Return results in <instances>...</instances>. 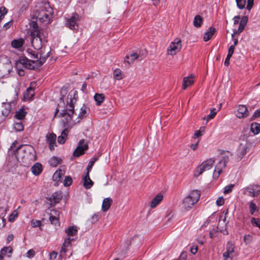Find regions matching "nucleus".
<instances>
[{
	"label": "nucleus",
	"instance_id": "obj_1",
	"mask_svg": "<svg viewBox=\"0 0 260 260\" xmlns=\"http://www.w3.org/2000/svg\"><path fill=\"white\" fill-rule=\"evenodd\" d=\"M31 32V43L34 50L28 48L26 52L32 60L26 57H20L15 63V68L20 76L24 75V69L34 70L36 66H41L49 57L50 51L45 53L42 46L47 42V33L43 29H39L36 22L32 25Z\"/></svg>",
	"mask_w": 260,
	"mask_h": 260
},
{
	"label": "nucleus",
	"instance_id": "obj_2",
	"mask_svg": "<svg viewBox=\"0 0 260 260\" xmlns=\"http://www.w3.org/2000/svg\"><path fill=\"white\" fill-rule=\"evenodd\" d=\"M78 97V92L75 90H72L68 95L66 108L62 110L59 114H58V108H56L54 117H64L66 119V122H69L72 119L74 114L75 104L77 102Z\"/></svg>",
	"mask_w": 260,
	"mask_h": 260
},
{
	"label": "nucleus",
	"instance_id": "obj_3",
	"mask_svg": "<svg viewBox=\"0 0 260 260\" xmlns=\"http://www.w3.org/2000/svg\"><path fill=\"white\" fill-rule=\"evenodd\" d=\"M53 15V10L48 3L42 4L36 11L37 20L44 24L51 22Z\"/></svg>",
	"mask_w": 260,
	"mask_h": 260
},
{
	"label": "nucleus",
	"instance_id": "obj_4",
	"mask_svg": "<svg viewBox=\"0 0 260 260\" xmlns=\"http://www.w3.org/2000/svg\"><path fill=\"white\" fill-rule=\"evenodd\" d=\"M65 233L67 234V237L64 239L59 251V255L61 257L64 256L66 253L71 250L72 242L76 240L74 237L77 235L78 228L76 226H70L66 229Z\"/></svg>",
	"mask_w": 260,
	"mask_h": 260
},
{
	"label": "nucleus",
	"instance_id": "obj_5",
	"mask_svg": "<svg viewBox=\"0 0 260 260\" xmlns=\"http://www.w3.org/2000/svg\"><path fill=\"white\" fill-rule=\"evenodd\" d=\"M201 196V192L198 189L191 190L187 196L182 200V208L186 210L189 211L198 202Z\"/></svg>",
	"mask_w": 260,
	"mask_h": 260
},
{
	"label": "nucleus",
	"instance_id": "obj_6",
	"mask_svg": "<svg viewBox=\"0 0 260 260\" xmlns=\"http://www.w3.org/2000/svg\"><path fill=\"white\" fill-rule=\"evenodd\" d=\"M226 153L222 159L216 165L214 170L213 173V178L214 179H217L220 175L222 173L223 170L226 167L227 163L229 161L230 157L232 156L233 154L229 151H223L222 154Z\"/></svg>",
	"mask_w": 260,
	"mask_h": 260
},
{
	"label": "nucleus",
	"instance_id": "obj_7",
	"mask_svg": "<svg viewBox=\"0 0 260 260\" xmlns=\"http://www.w3.org/2000/svg\"><path fill=\"white\" fill-rule=\"evenodd\" d=\"M215 158H209L203 161L201 165L198 166L194 171V176L199 177L205 171L210 170L213 164L215 162Z\"/></svg>",
	"mask_w": 260,
	"mask_h": 260
},
{
	"label": "nucleus",
	"instance_id": "obj_8",
	"mask_svg": "<svg viewBox=\"0 0 260 260\" xmlns=\"http://www.w3.org/2000/svg\"><path fill=\"white\" fill-rule=\"evenodd\" d=\"M182 47L181 41L179 38H175L169 44L167 48V54L174 56L178 53Z\"/></svg>",
	"mask_w": 260,
	"mask_h": 260
},
{
	"label": "nucleus",
	"instance_id": "obj_9",
	"mask_svg": "<svg viewBox=\"0 0 260 260\" xmlns=\"http://www.w3.org/2000/svg\"><path fill=\"white\" fill-rule=\"evenodd\" d=\"M81 17L77 13H74L68 18L66 19V25L72 30H78L79 28V23L80 21Z\"/></svg>",
	"mask_w": 260,
	"mask_h": 260
},
{
	"label": "nucleus",
	"instance_id": "obj_10",
	"mask_svg": "<svg viewBox=\"0 0 260 260\" xmlns=\"http://www.w3.org/2000/svg\"><path fill=\"white\" fill-rule=\"evenodd\" d=\"M243 193L251 197H257L260 194V185L250 184L249 186L243 188Z\"/></svg>",
	"mask_w": 260,
	"mask_h": 260
},
{
	"label": "nucleus",
	"instance_id": "obj_11",
	"mask_svg": "<svg viewBox=\"0 0 260 260\" xmlns=\"http://www.w3.org/2000/svg\"><path fill=\"white\" fill-rule=\"evenodd\" d=\"M234 251V244L231 241L228 242L226 246V251L223 253L224 260H232Z\"/></svg>",
	"mask_w": 260,
	"mask_h": 260
},
{
	"label": "nucleus",
	"instance_id": "obj_12",
	"mask_svg": "<svg viewBox=\"0 0 260 260\" xmlns=\"http://www.w3.org/2000/svg\"><path fill=\"white\" fill-rule=\"evenodd\" d=\"M88 149V145L86 144H84V140H81L79 142V144L76 149L73 152V155L75 156H80L83 154L85 150Z\"/></svg>",
	"mask_w": 260,
	"mask_h": 260
},
{
	"label": "nucleus",
	"instance_id": "obj_13",
	"mask_svg": "<svg viewBox=\"0 0 260 260\" xmlns=\"http://www.w3.org/2000/svg\"><path fill=\"white\" fill-rule=\"evenodd\" d=\"M35 83L33 82L30 83L29 86L26 89V90L23 93V100L24 101H28L32 100L35 94V89L33 86Z\"/></svg>",
	"mask_w": 260,
	"mask_h": 260
},
{
	"label": "nucleus",
	"instance_id": "obj_14",
	"mask_svg": "<svg viewBox=\"0 0 260 260\" xmlns=\"http://www.w3.org/2000/svg\"><path fill=\"white\" fill-rule=\"evenodd\" d=\"M247 146L245 144H240L236 152L235 157L237 160H241L246 154L247 151Z\"/></svg>",
	"mask_w": 260,
	"mask_h": 260
},
{
	"label": "nucleus",
	"instance_id": "obj_15",
	"mask_svg": "<svg viewBox=\"0 0 260 260\" xmlns=\"http://www.w3.org/2000/svg\"><path fill=\"white\" fill-rule=\"evenodd\" d=\"M15 103L14 101H12L8 103L4 102L2 103V107L3 108L2 113V115L5 117H7L10 113L12 107H14Z\"/></svg>",
	"mask_w": 260,
	"mask_h": 260
},
{
	"label": "nucleus",
	"instance_id": "obj_16",
	"mask_svg": "<svg viewBox=\"0 0 260 260\" xmlns=\"http://www.w3.org/2000/svg\"><path fill=\"white\" fill-rule=\"evenodd\" d=\"M249 115V111L245 105H240L238 106L236 115L239 118L246 117Z\"/></svg>",
	"mask_w": 260,
	"mask_h": 260
},
{
	"label": "nucleus",
	"instance_id": "obj_17",
	"mask_svg": "<svg viewBox=\"0 0 260 260\" xmlns=\"http://www.w3.org/2000/svg\"><path fill=\"white\" fill-rule=\"evenodd\" d=\"M47 143L49 144V149L53 150L56 145V136L54 133L48 134L46 136Z\"/></svg>",
	"mask_w": 260,
	"mask_h": 260
},
{
	"label": "nucleus",
	"instance_id": "obj_18",
	"mask_svg": "<svg viewBox=\"0 0 260 260\" xmlns=\"http://www.w3.org/2000/svg\"><path fill=\"white\" fill-rule=\"evenodd\" d=\"M248 22V17L247 16H243L239 23V26L238 29H235L234 32L235 34L239 35L245 29V26Z\"/></svg>",
	"mask_w": 260,
	"mask_h": 260
},
{
	"label": "nucleus",
	"instance_id": "obj_19",
	"mask_svg": "<svg viewBox=\"0 0 260 260\" xmlns=\"http://www.w3.org/2000/svg\"><path fill=\"white\" fill-rule=\"evenodd\" d=\"M65 174L64 166H60L59 168L54 173L53 176V180L57 182H61L62 176Z\"/></svg>",
	"mask_w": 260,
	"mask_h": 260
},
{
	"label": "nucleus",
	"instance_id": "obj_20",
	"mask_svg": "<svg viewBox=\"0 0 260 260\" xmlns=\"http://www.w3.org/2000/svg\"><path fill=\"white\" fill-rule=\"evenodd\" d=\"M13 248L11 246H5L0 251V260H4V256L10 257L12 253Z\"/></svg>",
	"mask_w": 260,
	"mask_h": 260
},
{
	"label": "nucleus",
	"instance_id": "obj_21",
	"mask_svg": "<svg viewBox=\"0 0 260 260\" xmlns=\"http://www.w3.org/2000/svg\"><path fill=\"white\" fill-rule=\"evenodd\" d=\"M194 78L195 76L193 74H191L189 76L184 77L182 83V89L183 90H185L187 87L191 86L194 83Z\"/></svg>",
	"mask_w": 260,
	"mask_h": 260
},
{
	"label": "nucleus",
	"instance_id": "obj_22",
	"mask_svg": "<svg viewBox=\"0 0 260 260\" xmlns=\"http://www.w3.org/2000/svg\"><path fill=\"white\" fill-rule=\"evenodd\" d=\"M82 179L83 181V186L86 189L91 188L93 185V182L90 178L88 172H86V174L83 176Z\"/></svg>",
	"mask_w": 260,
	"mask_h": 260
},
{
	"label": "nucleus",
	"instance_id": "obj_23",
	"mask_svg": "<svg viewBox=\"0 0 260 260\" xmlns=\"http://www.w3.org/2000/svg\"><path fill=\"white\" fill-rule=\"evenodd\" d=\"M216 32V29L213 27H209L206 31L204 33L203 36V40L205 42H207L210 40L215 34Z\"/></svg>",
	"mask_w": 260,
	"mask_h": 260
},
{
	"label": "nucleus",
	"instance_id": "obj_24",
	"mask_svg": "<svg viewBox=\"0 0 260 260\" xmlns=\"http://www.w3.org/2000/svg\"><path fill=\"white\" fill-rule=\"evenodd\" d=\"M164 197L161 193L157 194L150 202V207L153 209L157 206L162 201Z\"/></svg>",
	"mask_w": 260,
	"mask_h": 260
},
{
	"label": "nucleus",
	"instance_id": "obj_25",
	"mask_svg": "<svg viewBox=\"0 0 260 260\" xmlns=\"http://www.w3.org/2000/svg\"><path fill=\"white\" fill-rule=\"evenodd\" d=\"M69 131L67 128L64 129L61 133V135L59 136L57 138V142L60 144H64L67 138L68 135Z\"/></svg>",
	"mask_w": 260,
	"mask_h": 260
},
{
	"label": "nucleus",
	"instance_id": "obj_26",
	"mask_svg": "<svg viewBox=\"0 0 260 260\" xmlns=\"http://www.w3.org/2000/svg\"><path fill=\"white\" fill-rule=\"evenodd\" d=\"M31 172L35 176H38L42 172V166L40 163H36L31 168Z\"/></svg>",
	"mask_w": 260,
	"mask_h": 260
},
{
	"label": "nucleus",
	"instance_id": "obj_27",
	"mask_svg": "<svg viewBox=\"0 0 260 260\" xmlns=\"http://www.w3.org/2000/svg\"><path fill=\"white\" fill-rule=\"evenodd\" d=\"M27 113V112L24 108H20L19 110L16 111L14 117L19 120H22L25 117Z\"/></svg>",
	"mask_w": 260,
	"mask_h": 260
},
{
	"label": "nucleus",
	"instance_id": "obj_28",
	"mask_svg": "<svg viewBox=\"0 0 260 260\" xmlns=\"http://www.w3.org/2000/svg\"><path fill=\"white\" fill-rule=\"evenodd\" d=\"M113 76L114 80H120L124 78L125 75L120 69H116L113 71Z\"/></svg>",
	"mask_w": 260,
	"mask_h": 260
},
{
	"label": "nucleus",
	"instance_id": "obj_29",
	"mask_svg": "<svg viewBox=\"0 0 260 260\" xmlns=\"http://www.w3.org/2000/svg\"><path fill=\"white\" fill-rule=\"evenodd\" d=\"M112 203V200L110 198H106L104 199L102 206L103 211H107L110 208Z\"/></svg>",
	"mask_w": 260,
	"mask_h": 260
},
{
	"label": "nucleus",
	"instance_id": "obj_30",
	"mask_svg": "<svg viewBox=\"0 0 260 260\" xmlns=\"http://www.w3.org/2000/svg\"><path fill=\"white\" fill-rule=\"evenodd\" d=\"M139 55L137 53H133L130 55H127L125 58L124 61L127 62L128 64H130L134 62V61L138 59Z\"/></svg>",
	"mask_w": 260,
	"mask_h": 260
},
{
	"label": "nucleus",
	"instance_id": "obj_31",
	"mask_svg": "<svg viewBox=\"0 0 260 260\" xmlns=\"http://www.w3.org/2000/svg\"><path fill=\"white\" fill-rule=\"evenodd\" d=\"M24 42V40L22 38L15 39L11 42V46L14 48L19 49L23 46Z\"/></svg>",
	"mask_w": 260,
	"mask_h": 260
},
{
	"label": "nucleus",
	"instance_id": "obj_32",
	"mask_svg": "<svg viewBox=\"0 0 260 260\" xmlns=\"http://www.w3.org/2000/svg\"><path fill=\"white\" fill-rule=\"evenodd\" d=\"M105 96L103 93H95L94 95V100L97 106H100L105 100Z\"/></svg>",
	"mask_w": 260,
	"mask_h": 260
},
{
	"label": "nucleus",
	"instance_id": "obj_33",
	"mask_svg": "<svg viewBox=\"0 0 260 260\" xmlns=\"http://www.w3.org/2000/svg\"><path fill=\"white\" fill-rule=\"evenodd\" d=\"M88 108L85 106V105H83L80 110V113L78 115V118L79 119H82L84 118H85L87 116V110Z\"/></svg>",
	"mask_w": 260,
	"mask_h": 260
},
{
	"label": "nucleus",
	"instance_id": "obj_34",
	"mask_svg": "<svg viewBox=\"0 0 260 260\" xmlns=\"http://www.w3.org/2000/svg\"><path fill=\"white\" fill-rule=\"evenodd\" d=\"M203 23V18L199 15H196L193 19V24L196 27H200L201 26Z\"/></svg>",
	"mask_w": 260,
	"mask_h": 260
},
{
	"label": "nucleus",
	"instance_id": "obj_35",
	"mask_svg": "<svg viewBox=\"0 0 260 260\" xmlns=\"http://www.w3.org/2000/svg\"><path fill=\"white\" fill-rule=\"evenodd\" d=\"M251 132L254 135L260 133V124L258 123H252L250 126Z\"/></svg>",
	"mask_w": 260,
	"mask_h": 260
},
{
	"label": "nucleus",
	"instance_id": "obj_36",
	"mask_svg": "<svg viewBox=\"0 0 260 260\" xmlns=\"http://www.w3.org/2000/svg\"><path fill=\"white\" fill-rule=\"evenodd\" d=\"M52 198L53 201L55 203H57L60 202V201L62 198V195L61 191H56L53 193L52 195Z\"/></svg>",
	"mask_w": 260,
	"mask_h": 260
},
{
	"label": "nucleus",
	"instance_id": "obj_37",
	"mask_svg": "<svg viewBox=\"0 0 260 260\" xmlns=\"http://www.w3.org/2000/svg\"><path fill=\"white\" fill-rule=\"evenodd\" d=\"M49 220L51 223L55 226H59L60 225L59 218L52 215L51 214H50L49 216Z\"/></svg>",
	"mask_w": 260,
	"mask_h": 260
},
{
	"label": "nucleus",
	"instance_id": "obj_38",
	"mask_svg": "<svg viewBox=\"0 0 260 260\" xmlns=\"http://www.w3.org/2000/svg\"><path fill=\"white\" fill-rule=\"evenodd\" d=\"M61 161V158L56 157V156H53L52 157L50 160L49 163L50 165L53 167L56 166L57 165L60 164Z\"/></svg>",
	"mask_w": 260,
	"mask_h": 260
},
{
	"label": "nucleus",
	"instance_id": "obj_39",
	"mask_svg": "<svg viewBox=\"0 0 260 260\" xmlns=\"http://www.w3.org/2000/svg\"><path fill=\"white\" fill-rule=\"evenodd\" d=\"M205 127H201L200 129L196 131L192 138L193 139L199 138L200 137L202 136L205 132Z\"/></svg>",
	"mask_w": 260,
	"mask_h": 260
},
{
	"label": "nucleus",
	"instance_id": "obj_40",
	"mask_svg": "<svg viewBox=\"0 0 260 260\" xmlns=\"http://www.w3.org/2000/svg\"><path fill=\"white\" fill-rule=\"evenodd\" d=\"M31 226L32 228H35L37 227H39L41 230V226H42V223L41 220H36V219H32L30 221Z\"/></svg>",
	"mask_w": 260,
	"mask_h": 260
},
{
	"label": "nucleus",
	"instance_id": "obj_41",
	"mask_svg": "<svg viewBox=\"0 0 260 260\" xmlns=\"http://www.w3.org/2000/svg\"><path fill=\"white\" fill-rule=\"evenodd\" d=\"M13 128L16 132H21L24 129V126L21 122H15Z\"/></svg>",
	"mask_w": 260,
	"mask_h": 260
},
{
	"label": "nucleus",
	"instance_id": "obj_42",
	"mask_svg": "<svg viewBox=\"0 0 260 260\" xmlns=\"http://www.w3.org/2000/svg\"><path fill=\"white\" fill-rule=\"evenodd\" d=\"M237 7L240 10H242L245 7L246 0H236Z\"/></svg>",
	"mask_w": 260,
	"mask_h": 260
},
{
	"label": "nucleus",
	"instance_id": "obj_43",
	"mask_svg": "<svg viewBox=\"0 0 260 260\" xmlns=\"http://www.w3.org/2000/svg\"><path fill=\"white\" fill-rule=\"evenodd\" d=\"M249 207L250 214L253 215L257 210V206L256 204L253 201H251L249 202Z\"/></svg>",
	"mask_w": 260,
	"mask_h": 260
},
{
	"label": "nucleus",
	"instance_id": "obj_44",
	"mask_svg": "<svg viewBox=\"0 0 260 260\" xmlns=\"http://www.w3.org/2000/svg\"><path fill=\"white\" fill-rule=\"evenodd\" d=\"M73 182V180L71 177L67 176L65 177L63 181V185L64 186H70Z\"/></svg>",
	"mask_w": 260,
	"mask_h": 260
},
{
	"label": "nucleus",
	"instance_id": "obj_45",
	"mask_svg": "<svg viewBox=\"0 0 260 260\" xmlns=\"http://www.w3.org/2000/svg\"><path fill=\"white\" fill-rule=\"evenodd\" d=\"M234 187V185L232 184H229L225 186L223 188V193L224 194H228L232 192Z\"/></svg>",
	"mask_w": 260,
	"mask_h": 260
},
{
	"label": "nucleus",
	"instance_id": "obj_46",
	"mask_svg": "<svg viewBox=\"0 0 260 260\" xmlns=\"http://www.w3.org/2000/svg\"><path fill=\"white\" fill-rule=\"evenodd\" d=\"M251 222L253 226L257 227L260 229V219L259 218H255L253 217L251 219Z\"/></svg>",
	"mask_w": 260,
	"mask_h": 260
},
{
	"label": "nucleus",
	"instance_id": "obj_47",
	"mask_svg": "<svg viewBox=\"0 0 260 260\" xmlns=\"http://www.w3.org/2000/svg\"><path fill=\"white\" fill-rule=\"evenodd\" d=\"M17 216L18 212L17 211L15 210L12 213L10 214V215L9 217L8 220L10 222H14Z\"/></svg>",
	"mask_w": 260,
	"mask_h": 260
},
{
	"label": "nucleus",
	"instance_id": "obj_48",
	"mask_svg": "<svg viewBox=\"0 0 260 260\" xmlns=\"http://www.w3.org/2000/svg\"><path fill=\"white\" fill-rule=\"evenodd\" d=\"M68 92L67 88L66 87H62L60 89V99L63 101L64 98L65 97L67 93Z\"/></svg>",
	"mask_w": 260,
	"mask_h": 260
},
{
	"label": "nucleus",
	"instance_id": "obj_49",
	"mask_svg": "<svg viewBox=\"0 0 260 260\" xmlns=\"http://www.w3.org/2000/svg\"><path fill=\"white\" fill-rule=\"evenodd\" d=\"M217 111L215 108L211 109L210 114L207 115V120L213 119L216 115Z\"/></svg>",
	"mask_w": 260,
	"mask_h": 260
},
{
	"label": "nucleus",
	"instance_id": "obj_50",
	"mask_svg": "<svg viewBox=\"0 0 260 260\" xmlns=\"http://www.w3.org/2000/svg\"><path fill=\"white\" fill-rule=\"evenodd\" d=\"M7 11L5 7H2L0 8V22L7 14Z\"/></svg>",
	"mask_w": 260,
	"mask_h": 260
},
{
	"label": "nucleus",
	"instance_id": "obj_51",
	"mask_svg": "<svg viewBox=\"0 0 260 260\" xmlns=\"http://www.w3.org/2000/svg\"><path fill=\"white\" fill-rule=\"evenodd\" d=\"M254 5V0H247V5L246 8V9L250 11Z\"/></svg>",
	"mask_w": 260,
	"mask_h": 260
},
{
	"label": "nucleus",
	"instance_id": "obj_52",
	"mask_svg": "<svg viewBox=\"0 0 260 260\" xmlns=\"http://www.w3.org/2000/svg\"><path fill=\"white\" fill-rule=\"evenodd\" d=\"M216 204L218 206H221L224 205V199L223 197H220L217 198Z\"/></svg>",
	"mask_w": 260,
	"mask_h": 260
},
{
	"label": "nucleus",
	"instance_id": "obj_53",
	"mask_svg": "<svg viewBox=\"0 0 260 260\" xmlns=\"http://www.w3.org/2000/svg\"><path fill=\"white\" fill-rule=\"evenodd\" d=\"M197 241H198V243H199L201 245L204 244V243L206 241L205 236V235H203V236L200 235V236H198V237L197 238Z\"/></svg>",
	"mask_w": 260,
	"mask_h": 260
},
{
	"label": "nucleus",
	"instance_id": "obj_54",
	"mask_svg": "<svg viewBox=\"0 0 260 260\" xmlns=\"http://www.w3.org/2000/svg\"><path fill=\"white\" fill-rule=\"evenodd\" d=\"M35 252L34 250H33L32 249L28 250L26 253V257H27L28 258H29L33 257L35 256Z\"/></svg>",
	"mask_w": 260,
	"mask_h": 260
},
{
	"label": "nucleus",
	"instance_id": "obj_55",
	"mask_svg": "<svg viewBox=\"0 0 260 260\" xmlns=\"http://www.w3.org/2000/svg\"><path fill=\"white\" fill-rule=\"evenodd\" d=\"M95 160H94L90 161L89 162V164L86 167V170H87L86 172H88V174H89V172L91 170L92 166L95 162Z\"/></svg>",
	"mask_w": 260,
	"mask_h": 260
},
{
	"label": "nucleus",
	"instance_id": "obj_56",
	"mask_svg": "<svg viewBox=\"0 0 260 260\" xmlns=\"http://www.w3.org/2000/svg\"><path fill=\"white\" fill-rule=\"evenodd\" d=\"M57 255V253L55 251H53L49 253L50 260H54Z\"/></svg>",
	"mask_w": 260,
	"mask_h": 260
},
{
	"label": "nucleus",
	"instance_id": "obj_57",
	"mask_svg": "<svg viewBox=\"0 0 260 260\" xmlns=\"http://www.w3.org/2000/svg\"><path fill=\"white\" fill-rule=\"evenodd\" d=\"M190 252L193 254H195L198 251V246L197 245H193L191 247H190Z\"/></svg>",
	"mask_w": 260,
	"mask_h": 260
},
{
	"label": "nucleus",
	"instance_id": "obj_58",
	"mask_svg": "<svg viewBox=\"0 0 260 260\" xmlns=\"http://www.w3.org/2000/svg\"><path fill=\"white\" fill-rule=\"evenodd\" d=\"M200 141V139H199L195 144H193L190 145V148L194 151L196 150L198 147Z\"/></svg>",
	"mask_w": 260,
	"mask_h": 260
},
{
	"label": "nucleus",
	"instance_id": "obj_59",
	"mask_svg": "<svg viewBox=\"0 0 260 260\" xmlns=\"http://www.w3.org/2000/svg\"><path fill=\"white\" fill-rule=\"evenodd\" d=\"M234 50H235L234 45H231L229 48L228 55L232 56L234 52Z\"/></svg>",
	"mask_w": 260,
	"mask_h": 260
},
{
	"label": "nucleus",
	"instance_id": "obj_60",
	"mask_svg": "<svg viewBox=\"0 0 260 260\" xmlns=\"http://www.w3.org/2000/svg\"><path fill=\"white\" fill-rule=\"evenodd\" d=\"M99 220V214H94L92 215L91 217V222L92 223H95L97 222Z\"/></svg>",
	"mask_w": 260,
	"mask_h": 260
},
{
	"label": "nucleus",
	"instance_id": "obj_61",
	"mask_svg": "<svg viewBox=\"0 0 260 260\" xmlns=\"http://www.w3.org/2000/svg\"><path fill=\"white\" fill-rule=\"evenodd\" d=\"M231 57L232 56H230V55H227L224 63V66H229V65L230 64V60Z\"/></svg>",
	"mask_w": 260,
	"mask_h": 260
},
{
	"label": "nucleus",
	"instance_id": "obj_62",
	"mask_svg": "<svg viewBox=\"0 0 260 260\" xmlns=\"http://www.w3.org/2000/svg\"><path fill=\"white\" fill-rule=\"evenodd\" d=\"M187 257V254L186 252H182L179 258V260H186Z\"/></svg>",
	"mask_w": 260,
	"mask_h": 260
},
{
	"label": "nucleus",
	"instance_id": "obj_63",
	"mask_svg": "<svg viewBox=\"0 0 260 260\" xmlns=\"http://www.w3.org/2000/svg\"><path fill=\"white\" fill-rule=\"evenodd\" d=\"M241 18L239 16H236L233 18L234 23V24H237L239 23V21L241 20Z\"/></svg>",
	"mask_w": 260,
	"mask_h": 260
},
{
	"label": "nucleus",
	"instance_id": "obj_64",
	"mask_svg": "<svg viewBox=\"0 0 260 260\" xmlns=\"http://www.w3.org/2000/svg\"><path fill=\"white\" fill-rule=\"evenodd\" d=\"M260 117V109L256 110L253 114V117L257 118Z\"/></svg>",
	"mask_w": 260,
	"mask_h": 260
}]
</instances>
